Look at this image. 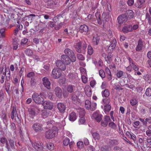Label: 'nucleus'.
Wrapping results in <instances>:
<instances>
[{"instance_id":"f257e3e1","label":"nucleus","mask_w":151,"mask_h":151,"mask_svg":"<svg viewBox=\"0 0 151 151\" xmlns=\"http://www.w3.org/2000/svg\"><path fill=\"white\" fill-rule=\"evenodd\" d=\"M58 131V129L56 127H53L46 132L45 137L48 139H52L55 137Z\"/></svg>"},{"instance_id":"f03ea898","label":"nucleus","mask_w":151,"mask_h":151,"mask_svg":"<svg viewBox=\"0 0 151 151\" xmlns=\"http://www.w3.org/2000/svg\"><path fill=\"white\" fill-rule=\"evenodd\" d=\"M32 98L33 100L36 103L42 104L43 103V98L37 93H34L32 95Z\"/></svg>"},{"instance_id":"7ed1b4c3","label":"nucleus","mask_w":151,"mask_h":151,"mask_svg":"<svg viewBox=\"0 0 151 151\" xmlns=\"http://www.w3.org/2000/svg\"><path fill=\"white\" fill-rule=\"evenodd\" d=\"M64 52L65 55L71 58V62H75L76 60V58L75 55L73 51L69 48H66L64 50Z\"/></svg>"},{"instance_id":"20e7f679","label":"nucleus","mask_w":151,"mask_h":151,"mask_svg":"<svg viewBox=\"0 0 151 151\" xmlns=\"http://www.w3.org/2000/svg\"><path fill=\"white\" fill-rule=\"evenodd\" d=\"M61 70L58 68H55L52 71V76L55 79L59 78L61 76Z\"/></svg>"},{"instance_id":"39448f33","label":"nucleus","mask_w":151,"mask_h":151,"mask_svg":"<svg viewBox=\"0 0 151 151\" xmlns=\"http://www.w3.org/2000/svg\"><path fill=\"white\" fill-rule=\"evenodd\" d=\"M32 128L33 130L36 132H40L43 130L42 124L39 123L34 124Z\"/></svg>"},{"instance_id":"423d86ee","label":"nucleus","mask_w":151,"mask_h":151,"mask_svg":"<svg viewBox=\"0 0 151 151\" xmlns=\"http://www.w3.org/2000/svg\"><path fill=\"white\" fill-rule=\"evenodd\" d=\"M128 19L126 15L125 14V13L119 16L117 18L118 23L117 24L118 26L119 27L121 24H122L124 22H127Z\"/></svg>"},{"instance_id":"0eeeda50","label":"nucleus","mask_w":151,"mask_h":151,"mask_svg":"<svg viewBox=\"0 0 151 151\" xmlns=\"http://www.w3.org/2000/svg\"><path fill=\"white\" fill-rule=\"evenodd\" d=\"M56 65L61 70H65L66 69L65 65L61 60H58L56 61L55 63Z\"/></svg>"},{"instance_id":"6e6552de","label":"nucleus","mask_w":151,"mask_h":151,"mask_svg":"<svg viewBox=\"0 0 151 151\" xmlns=\"http://www.w3.org/2000/svg\"><path fill=\"white\" fill-rule=\"evenodd\" d=\"M57 107L60 113L63 114L65 112L66 108L65 104L61 102L58 103L57 104Z\"/></svg>"},{"instance_id":"1a4fd4ad","label":"nucleus","mask_w":151,"mask_h":151,"mask_svg":"<svg viewBox=\"0 0 151 151\" xmlns=\"http://www.w3.org/2000/svg\"><path fill=\"white\" fill-rule=\"evenodd\" d=\"M43 104L44 109L51 110L53 109L54 104L52 102L49 101H45Z\"/></svg>"},{"instance_id":"9d476101","label":"nucleus","mask_w":151,"mask_h":151,"mask_svg":"<svg viewBox=\"0 0 151 151\" xmlns=\"http://www.w3.org/2000/svg\"><path fill=\"white\" fill-rule=\"evenodd\" d=\"M61 60L65 64L68 65L70 63L71 61V58L66 55H62L61 57Z\"/></svg>"},{"instance_id":"9b49d317","label":"nucleus","mask_w":151,"mask_h":151,"mask_svg":"<svg viewBox=\"0 0 151 151\" xmlns=\"http://www.w3.org/2000/svg\"><path fill=\"white\" fill-rule=\"evenodd\" d=\"M90 29L89 28L88 26L86 24L81 25L80 27V29L79 31L81 33H83L84 32H86V34H89V32Z\"/></svg>"},{"instance_id":"f8f14e48","label":"nucleus","mask_w":151,"mask_h":151,"mask_svg":"<svg viewBox=\"0 0 151 151\" xmlns=\"http://www.w3.org/2000/svg\"><path fill=\"white\" fill-rule=\"evenodd\" d=\"M102 115L97 112L93 113L92 117L98 122H100L102 118Z\"/></svg>"},{"instance_id":"ddd939ff","label":"nucleus","mask_w":151,"mask_h":151,"mask_svg":"<svg viewBox=\"0 0 151 151\" xmlns=\"http://www.w3.org/2000/svg\"><path fill=\"white\" fill-rule=\"evenodd\" d=\"M56 96L59 98H62L63 92L61 88L59 87H56L54 90Z\"/></svg>"},{"instance_id":"4468645a","label":"nucleus","mask_w":151,"mask_h":151,"mask_svg":"<svg viewBox=\"0 0 151 151\" xmlns=\"http://www.w3.org/2000/svg\"><path fill=\"white\" fill-rule=\"evenodd\" d=\"M144 46L143 41L141 38L139 39L138 41L137 45L135 49L137 51L141 50Z\"/></svg>"},{"instance_id":"2eb2a0df","label":"nucleus","mask_w":151,"mask_h":151,"mask_svg":"<svg viewBox=\"0 0 151 151\" xmlns=\"http://www.w3.org/2000/svg\"><path fill=\"white\" fill-rule=\"evenodd\" d=\"M43 84L44 86L48 89L50 88V83L49 79L46 77H44L42 78Z\"/></svg>"},{"instance_id":"dca6fc26","label":"nucleus","mask_w":151,"mask_h":151,"mask_svg":"<svg viewBox=\"0 0 151 151\" xmlns=\"http://www.w3.org/2000/svg\"><path fill=\"white\" fill-rule=\"evenodd\" d=\"M33 146L37 151H45L44 148L40 143H35L34 144Z\"/></svg>"},{"instance_id":"f3484780","label":"nucleus","mask_w":151,"mask_h":151,"mask_svg":"<svg viewBox=\"0 0 151 151\" xmlns=\"http://www.w3.org/2000/svg\"><path fill=\"white\" fill-rule=\"evenodd\" d=\"M122 31L124 33H127L132 31V26L131 25H127L124 26Z\"/></svg>"},{"instance_id":"a211bd4d","label":"nucleus","mask_w":151,"mask_h":151,"mask_svg":"<svg viewBox=\"0 0 151 151\" xmlns=\"http://www.w3.org/2000/svg\"><path fill=\"white\" fill-rule=\"evenodd\" d=\"M125 14L126 15L128 19L133 18L134 16V13L132 10L127 11L125 13Z\"/></svg>"},{"instance_id":"6ab92c4d","label":"nucleus","mask_w":151,"mask_h":151,"mask_svg":"<svg viewBox=\"0 0 151 151\" xmlns=\"http://www.w3.org/2000/svg\"><path fill=\"white\" fill-rule=\"evenodd\" d=\"M100 40L99 36L98 34L95 35L93 39V44L96 45H97L99 43Z\"/></svg>"},{"instance_id":"aec40b11","label":"nucleus","mask_w":151,"mask_h":151,"mask_svg":"<svg viewBox=\"0 0 151 151\" xmlns=\"http://www.w3.org/2000/svg\"><path fill=\"white\" fill-rule=\"evenodd\" d=\"M77 93V91H75L71 94V99L74 101V102L77 101L78 99V95Z\"/></svg>"},{"instance_id":"412c9836","label":"nucleus","mask_w":151,"mask_h":151,"mask_svg":"<svg viewBox=\"0 0 151 151\" xmlns=\"http://www.w3.org/2000/svg\"><path fill=\"white\" fill-rule=\"evenodd\" d=\"M102 20L104 23L108 21L109 19V14L104 13L102 15Z\"/></svg>"},{"instance_id":"4be33fe9","label":"nucleus","mask_w":151,"mask_h":151,"mask_svg":"<svg viewBox=\"0 0 151 151\" xmlns=\"http://www.w3.org/2000/svg\"><path fill=\"white\" fill-rule=\"evenodd\" d=\"M9 141V144L10 146L12 148H13L15 147V145H16V142L14 138H8Z\"/></svg>"},{"instance_id":"5701e85b","label":"nucleus","mask_w":151,"mask_h":151,"mask_svg":"<svg viewBox=\"0 0 151 151\" xmlns=\"http://www.w3.org/2000/svg\"><path fill=\"white\" fill-rule=\"evenodd\" d=\"M95 16L98 21V24H102L103 21L102 19L101 18L100 13L98 12H96L95 14Z\"/></svg>"},{"instance_id":"b1692460","label":"nucleus","mask_w":151,"mask_h":151,"mask_svg":"<svg viewBox=\"0 0 151 151\" xmlns=\"http://www.w3.org/2000/svg\"><path fill=\"white\" fill-rule=\"evenodd\" d=\"M74 47L78 52H81V42L77 43Z\"/></svg>"},{"instance_id":"393cba45","label":"nucleus","mask_w":151,"mask_h":151,"mask_svg":"<svg viewBox=\"0 0 151 151\" xmlns=\"http://www.w3.org/2000/svg\"><path fill=\"white\" fill-rule=\"evenodd\" d=\"M69 117L70 121H74L76 119V114L75 112H72L70 114Z\"/></svg>"},{"instance_id":"a878e982","label":"nucleus","mask_w":151,"mask_h":151,"mask_svg":"<svg viewBox=\"0 0 151 151\" xmlns=\"http://www.w3.org/2000/svg\"><path fill=\"white\" fill-rule=\"evenodd\" d=\"M116 44V40L114 39L113 40L111 44L108 47V50H113L115 47Z\"/></svg>"},{"instance_id":"bb28decb","label":"nucleus","mask_w":151,"mask_h":151,"mask_svg":"<svg viewBox=\"0 0 151 151\" xmlns=\"http://www.w3.org/2000/svg\"><path fill=\"white\" fill-rule=\"evenodd\" d=\"M74 87L75 86L72 85H68L67 87V90L68 92L72 93L74 92V90L73 89Z\"/></svg>"},{"instance_id":"cd10ccee","label":"nucleus","mask_w":151,"mask_h":151,"mask_svg":"<svg viewBox=\"0 0 151 151\" xmlns=\"http://www.w3.org/2000/svg\"><path fill=\"white\" fill-rule=\"evenodd\" d=\"M102 94L103 97H108L110 95V92L107 89H105L102 92Z\"/></svg>"},{"instance_id":"c85d7f7f","label":"nucleus","mask_w":151,"mask_h":151,"mask_svg":"<svg viewBox=\"0 0 151 151\" xmlns=\"http://www.w3.org/2000/svg\"><path fill=\"white\" fill-rule=\"evenodd\" d=\"M88 89H85V92L86 95L88 97L90 96L91 95V88L89 86H88Z\"/></svg>"},{"instance_id":"c756f323","label":"nucleus","mask_w":151,"mask_h":151,"mask_svg":"<svg viewBox=\"0 0 151 151\" xmlns=\"http://www.w3.org/2000/svg\"><path fill=\"white\" fill-rule=\"evenodd\" d=\"M111 107L110 104L105 105L104 106V111L106 114L108 113L111 110Z\"/></svg>"},{"instance_id":"7c9ffc66","label":"nucleus","mask_w":151,"mask_h":151,"mask_svg":"<svg viewBox=\"0 0 151 151\" xmlns=\"http://www.w3.org/2000/svg\"><path fill=\"white\" fill-rule=\"evenodd\" d=\"M144 3L143 2H142V1L137 0V3H135L134 5L137 8H140L142 6Z\"/></svg>"},{"instance_id":"2f4dec72","label":"nucleus","mask_w":151,"mask_h":151,"mask_svg":"<svg viewBox=\"0 0 151 151\" xmlns=\"http://www.w3.org/2000/svg\"><path fill=\"white\" fill-rule=\"evenodd\" d=\"M10 84L8 82H6L5 86V89L6 90V92L8 94H10L11 93V91L9 90Z\"/></svg>"},{"instance_id":"473e14b6","label":"nucleus","mask_w":151,"mask_h":151,"mask_svg":"<svg viewBox=\"0 0 151 151\" xmlns=\"http://www.w3.org/2000/svg\"><path fill=\"white\" fill-rule=\"evenodd\" d=\"M144 79L147 81L151 84V76L149 75H146L144 76Z\"/></svg>"},{"instance_id":"72a5a7b5","label":"nucleus","mask_w":151,"mask_h":151,"mask_svg":"<svg viewBox=\"0 0 151 151\" xmlns=\"http://www.w3.org/2000/svg\"><path fill=\"white\" fill-rule=\"evenodd\" d=\"M91 102L89 100H86L85 101V105L86 108L88 110H89L90 105H91Z\"/></svg>"},{"instance_id":"f704fd0d","label":"nucleus","mask_w":151,"mask_h":151,"mask_svg":"<svg viewBox=\"0 0 151 151\" xmlns=\"http://www.w3.org/2000/svg\"><path fill=\"white\" fill-rule=\"evenodd\" d=\"M90 107L89 110H90L91 111H94L96 108V104L95 103H91V105H90Z\"/></svg>"},{"instance_id":"c9c22d12","label":"nucleus","mask_w":151,"mask_h":151,"mask_svg":"<svg viewBox=\"0 0 151 151\" xmlns=\"http://www.w3.org/2000/svg\"><path fill=\"white\" fill-rule=\"evenodd\" d=\"M145 17L146 19H147L148 21V23L150 25H151V17L150 15L148 13H147L146 14Z\"/></svg>"},{"instance_id":"e433bc0d","label":"nucleus","mask_w":151,"mask_h":151,"mask_svg":"<svg viewBox=\"0 0 151 151\" xmlns=\"http://www.w3.org/2000/svg\"><path fill=\"white\" fill-rule=\"evenodd\" d=\"M26 54L28 56L32 55L33 54V51L30 49H27L25 50Z\"/></svg>"},{"instance_id":"4c0bfd02","label":"nucleus","mask_w":151,"mask_h":151,"mask_svg":"<svg viewBox=\"0 0 151 151\" xmlns=\"http://www.w3.org/2000/svg\"><path fill=\"white\" fill-rule=\"evenodd\" d=\"M46 147L48 149L52 150L54 149V145L53 144L49 143L47 144Z\"/></svg>"},{"instance_id":"58836bf2","label":"nucleus","mask_w":151,"mask_h":151,"mask_svg":"<svg viewBox=\"0 0 151 151\" xmlns=\"http://www.w3.org/2000/svg\"><path fill=\"white\" fill-rule=\"evenodd\" d=\"M15 108L14 107H13L11 114V118L12 119H14V117H16V115L17 114V112H15Z\"/></svg>"},{"instance_id":"ea45409f","label":"nucleus","mask_w":151,"mask_h":151,"mask_svg":"<svg viewBox=\"0 0 151 151\" xmlns=\"http://www.w3.org/2000/svg\"><path fill=\"white\" fill-rule=\"evenodd\" d=\"M50 114V112L46 110H44L42 111V115L43 116L46 117Z\"/></svg>"},{"instance_id":"a19ab883","label":"nucleus","mask_w":151,"mask_h":151,"mask_svg":"<svg viewBox=\"0 0 151 151\" xmlns=\"http://www.w3.org/2000/svg\"><path fill=\"white\" fill-rule=\"evenodd\" d=\"M145 94L147 96H151V88H147L146 90Z\"/></svg>"},{"instance_id":"79ce46f5","label":"nucleus","mask_w":151,"mask_h":151,"mask_svg":"<svg viewBox=\"0 0 151 151\" xmlns=\"http://www.w3.org/2000/svg\"><path fill=\"white\" fill-rule=\"evenodd\" d=\"M103 101L106 105H108L110 102V100L109 98L106 97L103 99Z\"/></svg>"},{"instance_id":"37998d69","label":"nucleus","mask_w":151,"mask_h":151,"mask_svg":"<svg viewBox=\"0 0 151 151\" xmlns=\"http://www.w3.org/2000/svg\"><path fill=\"white\" fill-rule=\"evenodd\" d=\"M93 137L95 139H99L100 138L99 134L97 132L93 133L92 134Z\"/></svg>"},{"instance_id":"c03bdc74","label":"nucleus","mask_w":151,"mask_h":151,"mask_svg":"<svg viewBox=\"0 0 151 151\" xmlns=\"http://www.w3.org/2000/svg\"><path fill=\"white\" fill-rule=\"evenodd\" d=\"M88 54L91 55L93 52V50L92 47L90 45H88Z\"/></svg>"},{"instance_id":"a18cd8bd","label":"nucleus","mask_w":151,"mask_h":151,"mask_svg":"<svg viewBox=\"0 0 151 151\" xmlns=\"http://www.w3.org/2000/svg\"><path fill=\"white\" fill-rule=\"evenodd\" d=\"M5 29L4 28L1 29H0V33L1 34L0 38H3L5 37Z\"/></svg>"},{"instance_id":"49530a36","label":"nucleus","mask_w":151,"mask_h":151,"mask_svg":"<svg viewBox=\"0 0 151 151\" xmlns=\"http://www.w3.org/2000/svg\"><path fill=\"white\" fill-rule=\"evenodd\" d=\"M7 70L6 68L5 69V75L6 73V72H8V73L7 74V76H6V80L8 81L9 80V78L10 77V71L9 69H7Z\"/></svg>"},{"instance_id":"de8ad7c7","label":"nucleus","mask_w":151,"mask_h":151,"mask_svg":"<svg viewBox=\"0 0 151 151\" xmlns=\"http://www.w3.org/2000/svg\"><path fill=\"white\" fill-rule=\"evenodd\" d=\"M123 72L121 70H119L117 72L116 75L118 78H119L123 76Z\"/></svg>"},{"instance_id":"09e8293b","label":"nucleus","mask_w":151,"mask_h":151,"mask_svg":"<svg viewBox=\"0 0 151 151\" xmlns=\"http://www.w3.org/2000/svg\"><path fill=\"white\" fill-rule=\"evenodd\" d=\"M99 74L100 76L102 78H104L105 76V73L104 71L102 69L99 70Z\"/></svg>"},{"instance_id":"8fccbe9b","label":"nucleus","mask_w":151,"mask_h":151,"mask_svg":"<svg viewBox=\"0 0 151 151\" xmlns=\"http://www.w3.org/2000/svg\"><path fill=\"white\" fill-rule=\"evenodd\" d=\"M70 139L68 138H65L63 141V144L65 146L68 145L69 143Z\"/></svg>"},{"instance_id":"3c124183","label":"nucleus","mask_w":151,"mask_h":151,"mask_svg":"<svg viewBox=\"0 0 151 151\" xmlns=\"http://www.w3.org/2000/svg\"><path fill=\"white\" fill-rule=\"evenodd\" d=\"M7 140V139L4 136L0 138V142L3 144H5V142H6Z\"/></svg>"},{"instance_id":"603ef678","label":"nucleus","mask_w":151,"mask_h":151,"mask_svg":"<svg viewBox=\"0 0 151 151\" xmlns=\"http://www.w3.org/2000/svg\"><path fill=\"white\" fill-rule=\"evenodd\" d=\"M138 103V101L136 99H134L131 100L130 104L133 106L135 105Z\"/></svg>"},{"instance_id":"864d4df0","label":"nucleus","mask_w":151,"mask_h":151,"mask_svg":"<svg viewBox=\"0 0 151 151\" xmlns=\"http://www.w3.org/2000/svg\"><path fill=\"white\" fill-rule=\"evenodd\" d=\"M11 127L14 133L16 132V127L14 123H12L11 124Z\"/></svg>"},{"instance_id":"5fc2aeb1","label":"nucleus","mask_w":151,"mask_h":151,"mask_svg":"<svg viewBox=\"0 0 151 151\" xmlns=\"http://www.w3.org/2000/svg\"><path fill=\"white\" fill-rule=\"evenodd\" d=\"M77 145L79 148H82L83 147V144L82 142L79 141L77 143Z\"/></svg>"},{"instance_id":"6e6d98bb","label":"nucleus","mask_w":151,"mask_h":151,"mask_svg":"<svg viewBox=\"0 0 151 151\" xmlns=\"http://www.w3.org/2000/svg\"><path fill=\"white\" fill-rule=\"evenodd\" d=\"M109 127L113 129H114L116 128V125L113 122H110L109 124Z\"/></svg>"},{"instance_id":"4d7b16f0","label":"nucleus","mask_w":151,"mask_h":151,"mask_svg":"<svg viewBox=\"0 0 151 151\" xmlns=\"http://www.w3.org/2000/svg\"><path fill=\"white\" fill-rule=\"evenodd\" d=\"M77 57L78 59L81 60H85L84 58L81 54H78Z\"/></svg>"},{"instance_id":"13d9d810","label":"nucleus","mask_w":151,"mask_h":151,"mask_svg":"<svg viewBox=\"0 0 151 151\" xmlns=\"http://www.w3.org/2000/svg\"><path fill=\"white\" fill-rule=\"evenodd\" d=\"M85 121V119L83 116L81 117L79 120V123L80 124H84Z\"/></svg>"},{"instance_id":"bf43d9fd","label":"nucleus","mask_w":151,"mask_h":151,"mask_svg":"<svg viewBox=\"0 0 151 151\" xmlns=\"http://www.w3.org/2000/svg\"><path fill=\"white\" fill-rule=\"evenodd\" d=\"M108 124V123L106 122L104 120H102L101 122V125L104 127H106Z\"/></svg>"},{"instance_id":"052dcab7","label":"nucleus","mask_w":151,"mask_h":151,"mask_svg":"<svg viewBox=\"0 0 151 151\" xmlns=\"http://www.w3.org/2000/svg\"><path fill=\"white\" fill-rule=\"evenodd\" d=\"M28 40L26 38H24L22 39L21 41V44L24 45L26 44Z\"/></svg>"},{"instance_id":"680f3d73","label":"nucleus","mask_w":151,"mask_h":151,"mask_svg":"<svg viewBox=\"0 0 151 151\" xmlns=\"http://www.w3.org/2000/svg\"><path fill=\"white\" fill-rule=\"evenodd\" d=\"M5 144H6V146L5 147L7 149L8 151H10L11 150L10 147V146L9 145L7 140L5 142Z\"/></svg>"},{"instance_id":"e2e57ef3","label":"nucleus","mask_w":151,"mask_h":151,"mask_svg":"<svg viewBox=\"0 0 151 151\" xmlns=\"http://www.w3.org/2000/svg\"><path fill=\"white\" fill-rule=\"evenodd\" d=\"M104 120L106 122L108 123L109 121H110L111 120L110 117L107 116H104Z\"/></svg>"},{"instance_id":"0e129e2a","label":"nucleus","mask_w":151,"mask_h":151,"mask_svg":"<svg viewBox=\"0 0 151 151\" xmlns=\"http://www.w3.org/2000/svg\"><path fill=\"white\" fill-rule=\"evenodd\" d=\"M30 109L32 110H33V111H34L35 112L36 110H39V109L38 108V107L35 105L32 106L31 107Z\"/></svg>"},{"instance_id":"69168bd1","label":"nucleus","mask_w":151,"mask_h":151,"mask_svg":"<svg viewBox=\"0 0 151 151\" xmlns=\"http://www.w3.org/2000/svg\"><path fill=\"white\" fill-rule=\"evenodd\" d=\"M131 66L132 68L134 69L135 71H137L139 70V68L138 67L135 65L134 63L132 64H131Z\"/></svg>"},{"instance_id":"338daca9","label":"nucleus","mask_w":151,"mask_h":151,"mask_svg":"<svg viewBox=\"0 0 151 151\" xmlns=\"http://www.w3.org/2000/svg\"><path fill=\"white\" fill-rule=\"evenodd\" d=\"M81 78L83 82L84 83H86L87 82V77L83 75L82 76Z\"/></svg>"},{"instance_id":"774afa93","label":"nucleus","mask_w":151,"mask_h":151,"mask_svg":"<svg viewBox=\"0 0 151 151\" xmlns=\"http://www.w3.org/2000/svg\"><path fill=\"white\" fill-rule=\"evenodd\" d=\"M101 151H110L109 150V148L107 147H102L101 148Z\"/></svg>"}]
</instances>
